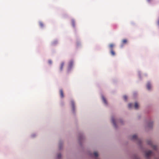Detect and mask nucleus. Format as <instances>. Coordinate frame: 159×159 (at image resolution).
<instances>
[{
  "label": "nucleus",
  "mask_w": 159,
  "mask_h": 159,
  "mask_svg": "<svg viewBox=\"0 0 159 159\" xmlns=\"http://www.w3.org/2000/svg\"><path fill=\"white\" fill-rule=\"evenodd\" d=\"M137 137L136 135H134L132 137V139L133 140L136 139H137Z\"/></svg>",
  "instance_id": "ddd939ff"
},
{
  "label": "nucleus",
  "mask_w": 159,
  "mask_h": 159,
  "mask_svg": "<svg viewBox=\"0 0 159 159\" xmlns=\"http://www.w3.org/2000/svg\"><path fill=\"white\" fill-rule=\"evenodd\" d=\"M148 143L150 145H151L152 147L154 149L156 150L157 149V147L156 146L153 145L152 144V143L151 141H149L148 142Z\"/></svg>",
  "instance_id": "f03ea898"
},
{
  "label": "nucleus",
  "mask_w": 159,
  "mask_h": 159,
  "mask_svg": "<svg viewBox=\"0 0 159 159\" xmlns=\"http://www.w3.org/2000/svg\"><path fill=\"white\" fill-rule=\"evenodd\" d=\"M111 121L113 124L114 126L115 127H116V121L115 119L112 117L111 118Z\"/></svg>",
  "instance_id": "39448f33"
},
{
  "label": "nucleus",
  "mask_w": 159,
  "mask_h": 159,
  "mask_svg": "<svg viewBox=\"0 0 159 159\" xmlns=\"http://www.w3.org/2000/svg\"><path fill=\"white\" fill-rule=\"evenodd\" d=\"M123 98L125 101H126L127 99V96L125 95L123 96Z\"/></svg>",
  "instance_id": "a211bd4d"
},
{
  "label": "nucleus",
  "mask_w": 159,
  "mask_h": 159,
  "mask_svg": "<svg viewBox=\"0 0 159 159\" xmlns=\"http://www.w3.org/2000/svg\"><path fill=\"white\" fill-rule=\"evenodd\" d=\"M102 98L104 103L105 104H107V102L105 97L103 96H102Z\"/></svg>",
  "instance_id": "6e6552de"
},
{
  "label": "nucleus",
  "mask_w": 159,
  "mask_h": 159,
  "mask_svg": "<svg viewBox=\"0 0 159 159\" xmlns=\"http://www.w3.org/2000/svg\"><path fill=\"white\" fill-rule=\"evenodd\" d=\"M114 45L113 44L111 43L110 44L109 47L111 49V50L113 49V48L114 46Z\"/></svg>",
  "instance_id": "f8f14e48"
},
{
  "label": "nucleus",
  "mask_w": 159,
  "mask_h": 159,
  "mask_svg": "<svg viewBox=\"0 0 159 159\" xmlns=\"http://www.w3.org/2000/svg\"><path fill=\"white\" fill-rule=\"evenodd\" d=\"M93 155L95 157H97L98 156V153L96 152H95L93 153Z\"/></svg>",
  "instance_id": "2eb2a0df"
},
{
  "label": "nucleus",
  "mask_w": 159,
  "mask_h": 159,
  "mask_svg": "<svg viewBox=\"0 0 159 159\" xmlns=\"http://www.w3.org/2000/svg\"><path fill=\"white\" fill-rule=\"evenodd\" d=\"M60 93L61 98H63L64 97V93L63 90L62 89L60 90Z\"/></svg>",
  "instance_id": "7ed1b4c3"
},
{
  "label": "nucleus",
  "mask_w": 159,
  "mask_h": 159,
  "mask_svg": "<svg viewBox=\"0 0 159 159\" xmlns=\"http://www.w3.org/2000/svg\"><path fill=\"white\" fill-rule=\"evenodd\" d=\"M148 2H150L151 0H147Z\"/></svg>",
  "instance_id": "4be33fe9"
},
{
  "label": "nucleus",
  "mask_w": 159,
  "mask_h": 159,
  "mask_svg": "<svg viewBox=\"0 0 159 159\" xmlns=\"http://www.w3.org/2000/svg\"><path fill=\"white\" fill-rule=\"evenodd\" d=\"M152 152L151 151H149L146 152L145 153V156L146 157L148 158L150 156H151Z\"/></svg>",
  "instance_id": "f257e3e1"
},
{
  "label": "nucleus",
  "mask_w": 159,
  "mask_h": 159,
  "mask_svg": "<svg viewBox=\"0 0 159 159\" xmlns=\"http://www.w3.org/2000/svg\"><path fill=\"white\" fill-rule=\"evenodd\" d=\"M147 87L148 89V90H150L151 88V85L149 83H148L147 85Z\"/></svg>",
  "instance_id": "1a4fd4ad"
},
{
  "label": "nucleus",
  "mask_w": 159,
  "mask_h": 159,
  "mask_svg": "<svg viewBox=\"0 0 159 159\" xmlns=\"http://www.w3.org/2000/svg\"><path fill=\"white\" fill-rule=\"evenodd\" d=\"M151 124H149V127H151Z\"/></svg>",
  "instance_id": "5701e85b"
},
{
  "label": "nucleus",
  "mask_w": 159,
  "mask_h": 159,
  "mask_svg": "<svg viewBox=\"0 0 159 159\" xmlns=\"http://www.w3.org/2000/svg\"><path fill=\"white\" fill-rule=\"evenodd\" d=\"M39 25L41 27H42L43 26V24L42 22H40Z\"/></svg>",
  "instance_id": "f3484780"
},
{
  "label": "nucleus",
  "mask_w": 159,
  "mask_h": 159,
  "mask_svg": "<svg viewBox=\"0 0 159 159\" xmlns=\"http://www.w3.org/2000/svg\"><path fill=\"white\" fill-rule=\"evenodd\" d=\"M73 65V61H70L69 64V69L71 68L72 66Z\"/></svg>",
  "instance_id": "20e7f679"
},
{
  "label": "nucleus",
  "mask_w": 159,
  "mask_h": 159,
  "mask_svg": "<svg viewBox=\"0 0 159 159\" xmlns=\"http://www.w3.org/2000/svg\"><path fill=\"white\" fill-rule=\"evenodd\" d=\"M110 53L113 56H114L115 55V52H114L113 49L111 50Z\"/></svg>",
  "instance_id": "9d476101"
},
{
  "label": "nucleus",
  "mask_w": 159,
  "mask_h": 159,
  "mask_svg": "<svg viewBox=\"0 0 159 159\" xmlns=\"http://www.w3.org/2000/svg\"><path fill=\"white\" fill-rule=\"evenodd\" d=\"M127 40L126 39H123L122 41V46H123L124 45L127 43Z\"/></svg>",
  "instance_id": "423d86ee"
},
{
  "label": "nucleus",
  "mask_w": 159,
  "mask_h": 159,
  "mask_svg": "<svg viewBox=\"0 0 159 159\" xmlns=\"http://www.w3.org/2000/svg\"><path fill=\"white\" fill-rule=\"evenodd\" d=\"M133 105L132 104L129 103L128 105V107L129 108H131L132 107Z\"/></svg>",
  "instance_id": "dca6fc26"
},
{
  "label": "nucleus",
  "mask_w": 159,
  "mask_h": 159,
  "mask_svg": "<svg viewBox=\"0 0 159 159\" xmlns=\"http://www.w3.org/2000/svg\"><path fill=\"white\" fill-rule=\"evenodd\" d=\"M139 107V105L137 102H135L134 104V107L136 109H138Z\"/></svg>",
  "instance_id": "9b49d317"
},
{
  "label": "nucleus",
  "mask_w": 159,
  "mask_h": 159,
  "mask_svg": "<svg viewBox=\"0 0 159 159\" xmlns=\"http://www.w3.org/2000/svg\"><path fill=\"white\" fill-rule=\"evenodd\" d=\"M57 157L58 158H60L61 157V154H58Z\"/></svg>",
  "instance_id": "412c9836"
},
{
  "label": "nucleus",
  "mask_w": 159,
  "mask_h": 159,
  "mask_svg": "<svg viewBox=\"0 0 159 159\" xmlns=\"http://www.w3.org/2000/svg\"><path fill=\"white\" fill-rule=\"evenodd\" d=\"M64 65V63L63 62H62L61 64L60 68V70L61 71L62 70V69H63Z\"/></svg>",
  "instance_id": "4468645a"
},
{
  "label": "nucleus",
  "mask_w": 159,
  "mask_h": 159,
  "mask_svg": "<svg viewBox=\"0 0 159 159\" xmlns=\"http://www.w3.org/2000/svg\"><path fill=\"white\" fill-rule=\"evenodd\" d=\"M71 103L73 111H74L75 110V103L74 101H71Z\"/></svg>",
  "instance_id": "0eeeda50"
},
{
  "label": "nucleus",
  "mask_w": 159,
  "mask_h": 159,
  "mask_svg": "<svg viewBox=\"0 0 159 159\" xmlns=\"http://www.w3.org/2000/svg\"><path fill=\"white\" fill-rule=\"evenodd\" d=\"M48 63L50 64H51L52 63V61L51 60H49L48 61Z\"/></svg>",
  "instance_id": "aec40b11"
},
{
  "label": "nucleus",
  "mask_w": 159,
  "mask_h": 159,
  "mask_svg": "<svg viewBox=\"0 0 159 159\" xmlns=\"http://www.w3.org/2000/svg\"><path fill=\"white\" fill-rule=\"evenodd\" d=\"M72 24L73 26H75V21L74 20L72 21Z\"/></svg>",
  "instance_id": "6ab92c4d"
}]
</instances>
